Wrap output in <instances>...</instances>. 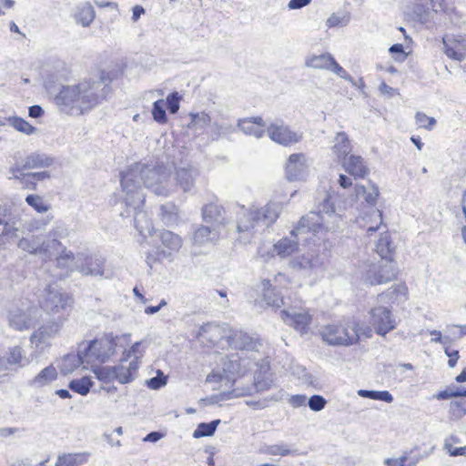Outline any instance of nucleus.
<instances>
[{"mask_svg":"<svg viewBox=\"0 0 466 466\" xmlns=\"http://www.w3.org/2000/svg\"><path fill=\"white\" fill-rule=\"evenodd\" d=\"M397 271L391 260L380 259L377 263L363 265L361 269L362 281L370 286L381 285L392 281Z\"/></svg>","mask_w":466,"mask_h":466,"instance_id":"obj_11","label":"nucleus"},{"mask_svg":"<svg viewBox=\"0 0 466 466\" xmlns=\"http://www.w3.org/2000/svg\"><path fill=\"white\" fill-rule=\"evenodd\" d=\"M92 386L93 381L89 377H83L79 380H73L69 382L68 385L70 390L82 396L87 395Z\"/></svg>","mask_w":466,"mask_h":466,"instance_id":"obj_47","label":"nucleus"},{"mask_svg":"<svg viewBox=\"0 0 466 466\" xmlns=\"http://www.w3.org/2000/svg\"><path fill=\"white\" fill-rule=\"evenodd\" d=\"M228 333V327L226 325L207 323L200 327L198 339L201 343L210 347L224 340L227 342Z\"/></svg>","mask_w":466,"mask_h":466,"instance_id":"obj_18","label":"nucleus"},{"mask_svg":"<svg viewBox=\"0 0 466 466\" xmlns=\"http://www.w3.org/2000/svg\"><path fill=\"white\" fill-rule=\"evenodd\" d=\"M355 191L358 198L364 199L369 205L372 207L375 205L379 196V188L376 186L370 185L368 187H365L364 186L357 185L355 187Z\"/></svg>","mask_w":466,"mask_h":466,"instance_id":"obj_45","label":"nucleus"},{"mask_svg":"<svg viewBox=\"0 0 466 466\" xmlns=\"http://www.w3.org/2000/svg\"><path fill=\"white\" fill-rule=\"evenodd\" d=\"M219 423V420H213L209 423H200L194 431L193 437L201 438L213 435Z\"/></svg>","mask_w":466,"mask_h":466,"instance_id":"obj_53","label":"nucleus"},{"mask_svg":"<svg viewBox=\"0 0 466 466\" xmlns=\"http://www.w3.org/2000/svg\"><path fill=\"white\" fill-rule=\"evenodd\" d=\"M95 16V10L90 3L86 2L76 7L75 19L84 27L89 26L94 21Z\"/></svg>","mask_w":466,"mask_h":466,"instance_id":"obj_41","label":"nucleus"},{"mask_svg":"<svg viewBox=\"0 0 466 466\" xmlns=\"http://www.w3.org/2000/svg\"><path fill=\"white\" fill-rule=\"evenodd\" d=\"M25 201L38 213H46L50 209V205H48L44 198L38 195H28Z\"/></svg>","mask_w":466,"mask_h":466,"instance_id":"obj_54","label":"nucleus"},{"mask_svg":"<svg viewBox=\"0 0 466 466\" xmlns=\"http://www.w3.org/2000/svg\"><path fill=\"white\" fill-rule=\"evenodd\" d=\"M443 52L454 60L462 61L466 57V38L462 35H446L442 39Z\"/></svg>","mask_w":466,"mask_h":466,"instance_id":"obj_22","label":"nucleus"},{"mask_svg":"<svg viewBox=\"0 0 466 466\" xmlns=\"http://www.w3.org/2000/svg\"><path fill=\"white\" fill-rule=\"evenodd\" d=\"M341 165L349 174L356 178H363L370 172L364 158L360 156L350 155L341 162Z\"/></svg>","mask_w":466,"mask_h":466,"instance_id":"obj_26","label":"nucleus"},{"mask_svg":"<svg viewBox=\"0 0 466 466\" xmlns=\"http://www.w3.org/2000/svg\"><path fill=\"white\" fill-rule=\"evenodd\" d=\"M198 176V170L191 167H179L176 169L174 178H171L175 185L176 188L179 187L184 192L190 191L194 187L196 179Z\"/></svg>","mask_w":466,"mask_h":466,"instance_id":"obj_24","label":"nucleus"},{"mask_svg":"<svg viewBox=\"0 0 466 466\" xmlns=\"http://www.w3.org/2000/svg\"><path fill=\"white\" fill-rule=\"evenodd\" d=\"M104 77L83 80L76 85L64 86L55 100L60 109L70 115H83L99 105L108 93Z\"/></svg>","mask_w":466,"mask_h":466,"instance_id":"obj_3","label":"nucleus"},{"mask_svg":"<svg viewBox=\"0 0 466 466\" xmlns=\"http://www.w3.org/2000/svg\"><path fill=\"white\" fill-rule=\"evenodd\" d=\"M144 344V341H137L134 343L128 350H126L123 352L121 358L123 359V361H128L132 364H136L137 367H139L140 360L143 358L145 352Z\"/></svg>","mask_w":466,"mask_h":466,"instance_id":"obj_42","label":"nucleus"},{"mask_svg":"<svg viewBox=\"0 0 466 466\" xmlns=\"http://www.w3.org/2000/svg\"><path fill=\"white\" fill-rule=\"evenodd\" d=\"M289 268L312 280H315L323 272L321 258L313 251L292 258L289 261Z\"/></svg>","mask_w":466,"mask_h":466,"instance_id":"obj_13","label":"nucleus"},{"mask_svg":"<svg viewBox=\"0 0 466 466\" xmlns=\"http://www.w3.org/2000/svg\"><path fill=\"white\" fill-rule=\"evenodd\" d=\"M450 414L454 420L461 419L466 414V405L461 401H451L450 403Z\"/></svg>","mask_w":466,"mask_h":466,"instance_id":"obj_59","label":"nucleus"},{"mask_svg":"<svg viewBox=\"0 0 466 466\" xmlns=\"http://www.w3.org/2000/svg\"><path fill=\"white\" fill-rule=\"evenodd\" d=\"M334 57L329 53L312 55L306 59L305 65L314 69L329 70Z\"/></svg>","mask_w":466,"mask_h":466,"instance_id":"obj_43","label":"nucleus"},{"mask_svg":"<svg viewBox=\"0 0 466 466\" xmlns=\"http://www.w3.org/2000/svg\"><path fill=\"white\" fill-rule=\"evenodd\" d=\"M322 340L330 346L350 347L360 340V326L355 320L333 322L319 329Z\"/></svg>","mask_w":466,"mask_h":466,"instance_id":"obj_5","label":"nucleus"},{"mask_svg":"<svg viewBox=\"0 0 466 466\" xmlns=\"http://www.w3.org/2000/svg\"><path fill=\"white\" fill-rule=\"evenodd\" d=\"M57 378V370L53 365H49L36 374L30 381L29 385L34 388H43L49 385Z\"/></svg>","mask_w":466,"mask_h":466,"instance_id":"obj_37","label":"nucleus"},{"mask_svg":"<svg viewBox=\"0 0 466 466\" xmlns=\"http://www.w3.org/2000/svg\"><path fill=\"white\" fill-rule=\"evenodd\" d=\"M180 98L177 92H173L167 96L165 102L167 103V108L171 114H176L178 111Z\"/></svg>","mask_w":466,"mask_h":466,"instance_id":"obj_61","label":"nucleus"},{"mask_svg":"<svg viewBox=\"0 0 466 466\" xmlns=\"http://www.w3.org/2000/svg\"><path fill=\"white\" fill-rule=\"evenodd\" d=\"M202 219L205 224L224 230L229 223L224 208L218 203H208L202 208Z\"/></svg>","mask_w":466,"mask_h":466,"instance_id":"obj_20","label":"nucleus"},{"mask_svg":"<svg viewBox=\"0 0 466 466\" xmlns=\"http://www.w3.org/2000/svg\"><path fill=\"white\" fill-rule=\"evenodd\" d=\"M459 439L456 437H450L445 440L444 441V450L451 455V456H465L466 455V446L462 447H453L451 442H459Z\"/></svg>","mask_w":466,"mask_h":466,"instance_id":"obj_56","label":"nucleus"},{"mask_svg":"<svg viewBox=\"0 0 466 466\" xmlns=\"http://www.w3.org/2000/svg\"><path fill=\"white\" fill-rule=\"evenodd\" d=\"M272 283V288L277 289H288L290 280L284 273H278L272 279H269Z\"/></svg>","mask_w":466,"mask_h":466,"instance_id":"obj_62","label":"nucleus"},{"mask_svg":"<svg viewBox=\"0 0 466 466\" xmlns=\"http://www.w3.org/2000/svg\"><path fill=\"white\" fill-rule=\"evenodd\" d=\"M81 365H83L84 369H87L88 365L84 361V354L81 348H79L77 353H69L64 356L59 360L58 368L63 374L66 375L72 373Z\"/></svg>","mask_w":466,"mask_h":466,"instance_id":"obj_27","label":"nucleus"},{"mask_svg":"<svg viewBox=\"0 0 466 466\" xmlns=\"http://www.w3.org/2000/svg\"><path fill=\"white\" fill-rule=\"evenodd\" d=\"M416 125L420 128L427 130H432L436 126V119L431 116H428L422 112H418L415 116Z\"/></svg>","mask_w":466,"mask_h":466,"instance_id":"obj_57","label":"nucleus"},{"mask_svg":"<svg viewBox=\"0 0 466 466\" xmlns=\"http://www.w3.org/2000/svg\"><path fill=\"white\" fill-rule=\"evenodd\" d=\"M267 453L273 456H287L291 453V451L286 445L276 444L268 446Z\"/></svg>","mask_w":466,"mask_h":466,"instance_id":"obj_64","label":"nucleus"},{"mask_svg":"<svg viewBox=\"0 0 466 466\" xmlns=\"http://www.w3.org/2000/svg\"><path fill=\"white\" fill-rule=\"evenodd\" d=\"M167 382V378L161 370H157V376L151 378L147 381V385L151 390H159L164 387Z\"/></svg>","mask_w":466,"mask_h":466,"instance_id":"obj_60","label":"nucleus"},{"mask_svg":"<svg viewBox=\"0 0 466 466\" xmlns=\"http://www.w3.org/2000/svg\"><path fill=\"white\" fill-rule=\"evenodd\" d=\"M233 131V127L228 123H214L211 127V135L218 139L222 136H228Z\"/></svg>","mask_w":466,"mask_h":466,"instance_id":"obj_58","label":"nucleus"},{"mask_svg":"<svg viewBox=\"0 0 466 466\" xmlns=\"http://www.w3.org/2000/svg\"><path fill=\"white\" fill-rule=\"evenodd\" d=\"M227 344L229 348L241 350L248 355V352H258L262 346L261 341L247 332L242 330H234L228 329L227 336Z\"/></svg>","mask_w":466,"mask_h":466,"instance_id":"obj_15","label":"nucleus"},{"mask_svg":"<svg viewBox=\"0 0 466 466\" xmlns=\"http://www.w3.org/2000/svg\"><path fill=\"white\" fill-rule=\"evenodd\" d=\"M268 137L282 146H290L302 139V134L291 130L282 120H275L267 127Z\"/></svg>","mask_w":466,"mask_h":466,"instance_id":"obj_16","label":"nucleus"},{"mask_svg":"<svg viewBox=\"0 0 466 466\" xmlns=\"http://www.w3.org/2000/svg\"><path fill=\"white\" fill-rule=\"evenodd\" d=\"M350 21V14L348 12L333 13L326 21V25L329 28L336 26H346Z\"/></svg>","mask_w":466,"mask_h":466,"instance_id":"obj_51","label":"nucleus"},{"mask_svg":"<svg viewBox=\"0 0 466 466\" xmlns=\"http://www.w3.org/2000/svg\"><path fill=\"white\" fill-rule=\"evenodd\" d=\"M222 230L210 225L200 226L194 232L193 242L198 246L216 244L221 238Z\"/></svg>","mask_w":466,"mask_h":466,"instance_id":"obj_25","label":"nucleus"},{"mask_svg":"<svg viewBox=\"0 0 466 466\" xmlns=\"http://www.w3.org/2000/svg\"><path fill=\"white\" fill-rule=\"evenodd\" d=\"M259 222V213L256 208L242 210L241 217L238 219V232H248Z\"/></svg>","mask_w":466,"mask_h":466,"instance_id":"obj_33","label":"nucleus"},{"mask_svg":"<svg viewBox=\"0 0 466 466\" xmlns=\"http://www.w3.org/2000/svg\"><path fill=\"white\" fill-rule=\"evenodd\" d=\"M5 120L15 130L26 135L34 134L36 130V128L31 126L27 121L18 116H9Z\"/></svg>","mask_w":466,"mask_h":466,"instance_id":"obj_49","label":"nucleus"},{"mask_svg":"<svg viewBox=\"0 0 466 466\" xmlns=\"http://www.w3.org/2000/svg\"><path fill=\"white\" fill-rule=\"evenodd\" d=\"M134 211V225L137 230L143 238H147V236H153L154 231L152 222L149 219L147 214L141 210V207L138 208H135L133 206H128Z\"/></svg>","mask_w":466,"mask_h":466,"instance_id":"obj_30","label":"nucleus"},{"mask_svg":"<svg viewBox=\"0 0 466 466\" xmlns=\"http://www.w3.org/2000/svg\"><path fill=\"white\" fill-rule=\"evenodd\" d=\"M157 196H168L176 191L169 170L162 166L149 167L135 163L121 173L123 199L127 206L142 207L145 194L141 183Z\"/></svg>","mask_w":466,"mask_h":466,"instance_id":"obj_1","label":"nucleus"},{"mask_svg":"<svg viewBox=\"0 0 466 466\" xmlns=\"http://www.w3.org/2000/svg\"><path fill=\"white\" fill-rule=\"evenodd\" d=\"M189 117L190 122L187 124V127L192 130L196 136L202 134L211 123V117L204 111L190 113Z\"/></svg>","mask_w":466,"mask_h":466,"instance_id":"obj_39","label":"nucleus"},{"mask_svg":"<svg viewBox=\"0 0 466 466\" xmlns=\"http://www.w3.org/2000/svg\"><path fill=\"white\" fill-rule=\"evenodd\" d=\"M259 213V222L268 227L275 223L279 217L283 204L279 201H269L261 208H256Z\"/></svg>","mask_w":466,"mask_h":466,"instance_id":"obj_28","label":"nucleus"},{"mask_svg":"<svg viewBox=\"0 0 466 466\" xmlns=\"http://www.w3.org/2000/svg\"><path fill=\"white\" fill-rule=\"evenodd\" d=\"M326 403V400L320 395H313L308 400V405L313 411H320L325 408Z\"/></svg>","mask_w":466,"mask_h":466,"instance_id":"obj_63","label":"nucleus"},{"mask_svg":"<svg viewBox=\"0 0 466 466\" xmlns=\"http://www.w3.org/2000/svg\"><path fill=\"white\" fill-rule=\"evenodd\" d=\"M309 159L303 153L291 154L285 164V175L289 181L304 180L309 174Z\"/></svg>","mask_w":466,"mask_h":466,"instance_id":"obj_17","label":"nucleus"},{"mask_svg":"<svg viewBox=\"0 0 466 466\" xmlns=\"http://www.w3.org/2000/svg\"><path fill=\"white\" fill-rule=\"evenodd\" d=\"M56 261L57 266L60 268H70L73 266L76 269V257L65 248H62L61 254L57 257Z\"/></svg>","mask_w":466,"mask_h":466,"instance_id":"obj_55","label":"nucleus"},{"mask_svg":"<svg viewBox=\"0 0 466 466\" xmlns=\"http://www.w3.org/2000/svg\"><path fill=\"white\" fill-rule=\"evenodd\" d=\"M412 15L416 21L429 26L441 24L438 15L454 22L457 12L453 0H414Z\"/></svg>","mask_w":466,"mask_h":466,"instance_id":"obj_4","label":"nucleus"},{"mask_svg":"<svg viewBox=\"0 0 466 466\" xmlns=\"http://www.w3.org/2000/svg\"><path fill=\"white\" fill-rule=\"evenodd\" d=\"M96 367L92 368L96 377L104 383H108L116 380L115 367Z\"/></svg>","mask_w":466,"mask_h":466,"instance_id":"obj_52","label":"nucleus"},{"mask_svg":"<svg viewBox=\"0 0 466 466\" xmlns=\"http://www.w3.org/2000/svg\"><path fill=\"white\" fill-rule=\"evenodd\" d=\"M105 259L98 256L77 254L76 270L86 276L103 277Z\"/></svg>","mask_w":466,"mask_h":466,"instance_id":"obj_19","label":"nucleus"},{"mask_svg":"<svg viewBox=\"0 0 466 466\" xmlns=\"http://www.w3.org/2000/svg\"><path fill=\"white\" fill-rule=\"evenodd\" d=\"M261 290L263 299L268 305L279 308L284 305V298L277 289L272 288V283L269 279H263L261 281Z\"/></svg>","mask_w":466,"mask_h":466,"instance_id":"obj_34","label":"nucleus"},{"mask_svg":"<svg viewBox=\"0 0 466 466\" xmlns=\"http://www.w3.org/2000/svg\"><path fill=\"white\" fill-rule=\"evenodd\" d=\"M7 363L12 370L22 368L29 363L25 350L20 346H14L8 350L5 356Z\"/></svg>","mask_w":466,"mask_h":466,"instance_id":"obj_40","label":"nucleus"},{"mask_svg":"<svg viewBox=\"0 0 466 466\" xmlns=\"http://www.w3.org/2000/svg\"><path fill=\"white\" fill-rule=\"evenodd\" d=\"M259 367V373L255 377V387L258 391H265L269 390L273 384L274 380L271 374H268L269 363L267 360H262L261 363L257 365Z\"/></svg>","mask_w":466,"mask_h":466,"instance_id":"obj_35","label":"nucleus"},{"mask_svg":"<svg viewBox=\"0 0 466 466\" xmlns=\"http://www.w3.org/2000/svg\"><path fill=\"white\" fill-rule=\"evenodd\" d=\"M331 151L339 161H343L352 150V146L345 132H338L333 138Z\"/></svg>","mask_w":466,"mask_h":466,"instance_id":"obj_29","label":"nucleus"},{"mask_svg":"<svg viewBox=\"0 0 466 466\" xmlns=\"http://www.w3.org/2000/svg\"><path fill=\"white\" fill-rule=\"evenodd\" d=\"M283 321L299 331L307 329L312 316L308 309L290 308L281 311Z\"/></svg>","mask_w":466,"mask_h":466,"instance_id":"obj_21","label":"nucleus"},{"mask_svg":"<svg viewBox=\"0 0 466 466\" xmlns=\"http://www.w3.org/2000/svg\"><path fill=\"white\" fill-rule=\"evenodd\" d=\"M54 163V158L44 153L35 152L28 155L23 163V168L33 169L48 167Z\"/></svg>","mask_w":466,"mask_h":466,"instance_id":"obj_38","label":"nucleus"},{"mask_svg":"<svg viewBox=\"0 0 466 466\" xmlns=\"http://www.w3.org/2000/svg\"><path fill=\"white\" fill-rule=\"evenodd\" d=\"M152 237L158 239L161 245L157 248L155 255L150 253L147 255L146 261L150 268L156 260L162 258L171 260L173 255L179 251L183 244L181 237L170 230L162 229L154 231Z\"/></svg>","mask_w":466,"mask_h":466,"instance_id":"obj_10","label":"nucleus"},{"mask_svg":"<svg viewBox=\"0 0 466 466\" xmlns=\"http://www.w3.org/2000/svg\"><path fill=\"white\" fill-rule=\"evenodd\" d=\"M393 249L394 246L390 241L389 234L385 233L381 235L376 243V252L380 256L382 259L391 260L390 255Z\"/></svg>","mask_w":466,"mask_h":466,"instance_id":"obj_46","label":"nucleus"},{"mask_svg":"<svg viewBox=\"0 0 466 466\" xmlns=\"http://www.w3.org/2000/svg\"><path fill=\"white\" fill-rule=\"evenodd\" d=\"M41 318V311L30 300L20 301L8 314V322L13 329L22 331L34 327Z\"/></svg>","mask_w":466,"mask_h":466,"instance_id":"obj_9","label":"nucleus"},{"mask_svg":"<svg viewBox=\"0 0 466 466\" xmlns=\"http://www.w3.org/2000/svg\"><path fill=\"white\" fill-rule=\"evenodd\" d=\"M219 365L221 373L217 371L214 376L217 375L219 380L225 378L228 380L235 381L236 378L244 376L255 365H258V361L256 360L253 354L248 355L245 352H240L222 357Z\"/></svg>","mask_w":466,"mask_h":466,"instance_id":"obj_8","label":"nucleus"},{"mask_svg":"<svg viewBox=\"0 0 466 466\" xmlns=\"http://www.w3.org/2000/svg\"><path fill=\"white\" fill-rule=\"evenodd\" d=\"M64 317L61 319L53 318L38 327L30 336V342L40 351L48 349L60 333L64 324Z\"/></svg>","mask_w":466,"mask_h":466,"instance_id":"obj_12","label":"nucleus"},{"mask_svg":"<svg viewBox=\"0 0 466 466\" xmlns=\"http://www.w3.org/2000/svg\"><path fill=\"white\" fill-rule=\"evenodd\" d=\"M41 309L49 316L66 321L73 309V298L57 285H48L39 300Z\"/></svg>","mask_w":466,"mask_h":466,"instance_id":"obj_6","label":"nucleus"},{"mask_svg":"<svg viewBox=\"0 0 466 466\" xmlns=\"http://www.w3.org/2000/svg\"><path fill=\"white\" fill-rule=\"evenodd\" d=\"M370 323L380 336H385L397 327L396 319L390 309L385 306H376L370 310Z\"/></svg>","mask_w":466,"mask_h":466,"instance_id":"obj_14","label":"nucleus"},{"mask_svg":"<svg viewBox=\"0 0 466 466\" xmlns=\"http://www.w3.org/2000/svg\"><path fill=\"white\" fill-rule=\"evenodd\" d=\"M91 453L88 451L61 453L55 466H82L88 462Z\"/></svg>","mask_w":466,"mask_h":466,"instance_id":"obj_31","label":"nucleus"},{"mask_svg":"<svg viewBox=\"0 0 466 466\" xmlns=\"http://www.w3.org/2000/svg\"><path fill=\"white\" fill-rule=\"evenodd\" d=\"M358 395L362 398H369L376 400H382L387 403H391L393 401L392 395L388 390H359Z\"/></svg>","mask_w":466,"mask_h":466,"instance_id":"obj_50","label":"nucleus"},{"mask_svg":"<svg viewBox=\"0 0 466 466\" xmlns=\"http://www.w3.org/2000/svg\"><path fill=\"white\" fill-rule=\"evenodd\" d=\"M17 246L23 251L35 255H45L49 257L51 255L50 243H46L41 236L32 235L26 238H22Z\"/></svg>","mask_w":466,"mask_h":466,"instance_id":"obj_23","label":"nucleus"},{"mask_svg":"<svg viewBox=\"0 0 466 466\" xmlns=\"http://www.w3.org/2000/svg\"><path fill=\"white\" fill-rule=\"evenodd\" d=\"M138 367L128 361L120 360V363L115 366L116 380L121 384H127L134 380Z\"/></svg>","mask_w":466,"mask_h":466,"instance_id":"obj_36","label":"nucleus"},{"mask_svg":"<svg viewBox=\"0 0 466 466\" xmlns=\"http://www.w3.org/2000/svg\"><path fill=\"white\" fill-rule=\"evenodd\" d=\"M166 108L167 103L164 99H158L153 103L151 109L153 119L160 125H164L167 122Z\"/></svg>","mask_w":466,"mask_h":466,"instance_id":"obj_48","label":"nucleus"},{"mask_svg":"<svg viewBox=\"0 0 466 466\" xmlns=\"http://www.w3.org/2000/svg\"><path fill=\"white\" fill-rule=\"evenodd\" d=\"M238 126L246 135L257 138L262 137L265 134V124L260 116L239 120Z\"/></svg>","mask_w":466,"mask_h":466,"instance_id":"obj_32","label":"nucleus"},{"mask_svg":"<svg viewBox=\"0 0 466 466\" xmlns=\"http://www.w3.org/2000/svg\"><path fill=\"white\" fill-rule=\"evenodd\" d=\"M316 209L300 218L290 231V236L281 238L273 245V256L280 258L290 257L299 250V242L304 234L333 231L339 227V217L335 213L334 205L330 202L328 192L319 194Z\"/></svg>","mask_w":466,"mask_h":466,"instance_id":"obj_2","label":"nucleus"},{"mask_svg":"<svg viewBox=\"0 0 466 466\" xmlns=\"http://www.w3.org/2000/svg\"><path fill=\"white\" fill-rule=\"evenodd\" d=\"M67 235L68 229L64 224L56 225L48 233L50 239L46 240V243H50V251L62 248V244L58 241V238H66Z\"/></svg>","mask_w":466,"mask_h":466,"instance_id":"obj_44","label":"nucleus"},{"mask_svg":"<svg viewBox=\"0 0 466 466\" xmlns=\"http://www.w3.org/2000/svg\"><path fill=\"white\" fill-rule=\"evenodd\" d=\"M120 337L106 334L100 339L83 343L80 348L84 354V361L92 368L98 363L107 361L116 352Z\"/></svg>","mask_w":466,"mask_h":466,"instance_id":"obj_7","label":"nucleus"}]
</instances>
